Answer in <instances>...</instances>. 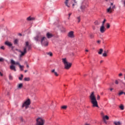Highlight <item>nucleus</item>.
I'll return each mask as SVG.
<instances>
[{"label": "nucleus", "instance_id": "f257e3e1", "mask_svg": "<svg viewBox=\"0 0 125 125\" xmlns=\"http://www.w3.org/2000/svg\"><path fill=\"white\" fill-rule=\"evenodd\" d=\"M31 48H32V46L31 45V44L29 43L28 42H26L25 46L23 47V51H19V52L21 53L20 55V57H23V56H24V55H25V54L27 53V50L29 51V50H30Z\"/></svg>", "mask_w": 125, "mask_h": 125}, {"label": "nucleus", "instance_id": "f03ea898", "mask_svg": "<svg viewBox=\"0 0 125 125\" xmlns=\"http://www.w3.org/2000/svg\"><path fill=\"white\" fill-rule=\"evenodd\" d=\"M90 99L92 107L99 108V106H98V102H97V100H96V98L94 95V92H92L90 95Z\"/></svg>", "mask_w": 125, "mask_h": 125}, {"label": "nucleus", "instance_id": "7ed1b4c3", "mask_svg": "<svg viewBox=\"0 0 125 125\" xmlns=\"http://www.w3.org/2000/svg\"><path fill=\"white\" fill-rule=\"evenodd\" d=\"M62 62L64 65V68L66 70H69L70 67L72 66V63L68 62H67V60H66V58L62 59Z\"/></svg>", "mask_w": 125, "mask_h": 125}, {"label": "nucleus", "instance_id": "20e7f679", "mask_svg": "<svg viewBox=\"0 0 125 125\" xmlns=\"http://www.w3.org/2000/svg\"><path fill=\"white\" fill-rule=\"evenodd\" d=\"M45 121L42 118L39 117L36 119V125H44Z\"/></svg>", "mask_w": 125, "mask_h": 125}, {"label": "nucleus", "instance_id": "39448f33", "mask_svg": "<svg viewBox=\"0 0 125 125\" xmlns=\"http://www.w3.org/2000/svg\"><path fill=\"white\" fill-rule=\"evenodd\" d=\"M11 63L12 65H19L20 68L21 69V71H23V68H24V66L21 65V64H20V63H19V62H15V61H14V60H11Z\"/></svg>", "mask_w": 125, "mask_h": 125}, {"label": "nucleus", "instance_id": "423d86ee", "mask_svg": "<svg viewBox=\"0 0 125 125\" xmlns=\"http://www.w3.org/2000/svg\"><path fill=\"white\" fill-rule=\"evenodd\" d=\"M41 43L42 45H44V46H47V45H48L47 39H46L45 37H43L41 39Z\"/></svg>", "mask_w": 125, "mask_h": 125}, {"label": "nucleus", "instance_id": "0eeeda50", "mask_svg": "<svg viewBox=\"0 0 125 125\" xmlns=\"http://www.w3.org/2000/svg\"><path fill=\"white\" fill-rule=\"evenodd\" d=\"M30 104H31V101L30 99H28L23 104L22 107V108L25 107V109H28V108H29V106H30Z\"/></svg>", "mask_w": 125, "mask_h": 125}, {"label": "nucleus", "instance_id": "6e6552de", "mask_svg": "<svg viewBox=\"0 0 125 125\" xmlns=\"http://www.w3.org/2000/svg\"><path fill=\"white\" fill-rule=\"evenodd\" d=\"M100 31L101 33H104V32L106 31V28H105V26H104V25H102L100 27Z\"/></svg>", "mask_w": 125, "mask_h": 125}, {"label": "nucleus", "instance_id": "1a4fd4ad", "mask_svg": "<svg viewBox=\"0 0 125 125\" xmlns=\"http://www.w3.org/2000/svg\"><path fill=\"white\" fill-rule=\"evenodd\" d=\"M68 37H69V38H74L75 37L74 36V32L70 31L68 34Z\"/></svg>", "mask_w": 125, "mask_h": 125}, {"label": "nucleus", "instance_id": "9d476101", "mask_svg": "<svg viewBox=\"0 0 125 125\" xmlns=\"http://www.w3.org/2000/svg\"><path fill=\"white\" fill-rule=\"evenodd\" d=\"M85 8H86V7L84 4H83L80 7V9H81L82 11H83V12L85 10Z\"/></svg>", "mask_w": 125, "mask_h": 125}, {"label": "nucleus", "instance_id": "9b49d317", "mask_svg": "<svg viewBox=\"0 0 125 125\" xmlns=\"http://www.w3.org/2000/svg\"><path fill=\"white\" fill-rule=\"evenodd\" d=\"M64 4L65 6H67V7L70 8L71 6V5L69 3V0H65Z\"/></svg>", "mask_w": 125, "mask_h": 125}, {"label": "nucleus", "instance_id": "f8f14e48", "mask_svg": "<svg viewBox=\"0 0 125 125\" xmlns=\"http://www.w3.org/2000/svg\"><path fill=\"white\" fill-rule=\"evenodd\" d=\"M23 87V83H20L17 85V89H21Z\"/></svg>", "mask_w": 125, "mask_h": 125}, {"label": "nucleus", "instance_id": "ddd939ff", "mask_svg": "<svg viewBox=\"0 0 125 125\" xmlns=\"http://www.w3.org/2000/svg\"><path fill=\"white\" fill-rule=\"evenodd\" d=\"M41 36L40 35H37L34 38V39L36 42H39L40 41V39H41Z\"/></svg>", "mask_w": 125, "mask_h": 125}, {"label": "nucleus", "instance_id": "4468645a", "mask_svg": "<svg viewBox=\"0 0 125 125\" xmlns=\"http://www.w3.org/2000/svg\"><path fill=\"white\" fill-rule=\"evenodd\" d=\"M14 65H17V64H12V65L10 66V69H11V70H13L15 72H16V68L15 67V66H14Z\"/></svg>", "mask_w": 125, "mask_h": 125}, {"label": "nucleus", "instance_id": "2eb2a0df", "mask_svg": "<svg viewBox=\"0 0 125 125\" xmlns=\"http://www.w3.org/2000/svg\"><path fill=\"white\" fill-rule=\"evenodd\" d=\"M5 44H6V45H7V46H9V47H10L11 46H12V43H11V42L8 41H6L5 42Z\"/></svg>", "mask_w": 125, "mask_h": 125}, {"label": "nucleus", "instance_id": "dca6fc26", "mask_svg": "<svg viewBox=\"0 0 125 125\" xmlns=\"http://www.w3.org/2000/svg\"><path fill=\"white\" fill-rule=\"evenodd\" d=\"M35 18L34 17H31V16L27 18L26 20H27V21H34V20H35Z\"/></svg>", "mask_w": 125, "mask_h": 125}, {"label": "nucleus", "instance_id": "f3484780", "mask_svg": "<svg viewBox=\"0 0 125 125\" xmlns=\"http://www.w3.org/2000/svg\"><path fill=\"white\" fill-rule=\"evenodd\" d=\"M74 3L72 4V7L74 8L75 5H78V2H79V0H74Z\"/></svg>", "mask_w": 125, "mask_h": 125}, {"label": "nucleus", "instance_id": "a211bd4d", "mask_svg": "<svg viewBox=\"0 0 125 125\" xmlns=\"http://www.w3.org/2000/svg\"><path fill=\"white\" fill-rule=\"evenodd\" d=\"M46 37L48 39H50L51 38H52L53 35L51 34H50L49 32H48L46 34Z\"/></svg>", "mask_w": 125, "mask_h": 125}, {"label": "nucleus", "instance_id": "6ab92c4d", "mask_svg": "<svg viewBox=\"0 0 125 125\" xmlns=\"http://www.w3.org/2000/svg\"><path fill=\"white\" fill-rule=\"evenodd\" d=\"M103 119L104 123H106V120H109V116L105 115L103 117Z\"/></svg>", "mask_w": 125, "mask_h": 125}, {"label": "nucleus", "instance_id": "aec40b11", "mask_svg": "<svg viewBox=\"0 0 125 125\" xmlns=\"http://www.w3.org/2000/svg\"><path fill=\"white\" fill-rule=\"evenodd\" d=\"M113 124L115 125H122V122L120 121H118V122L115 121L114 122Z\"/></svg>", "mask_w": 125, "mask_h": 125}, {"label": "nucleus", "instance_id": "412c9836", "mask_svg": "<svg viewBox=\"0 0 125 125\" xmlns=\"http://www.w3.org/2000/svg\"><path fill=\"white\" fill-rule=\"evenodd\" d=\"M106 11L108 13H112V7L110 6L107 9Z\"/></svg>", "mask_w": 125, "mask_h": 125}, {"label": "nucleus", "instance_id": "4be33fe9", "mask_svg": "<svg viewBox=\"0 0 125 125\" xmlns=\"http://www.w3.org/2000/svg\"><path fill=\"white\" fill-rule=\"evenodd\" d=\"M52 73H53L55 75V76H56V77H58L59 75H58V73H57V72H56L55 71V69H53L52 71H51Z\"/></svg>", "mask_w": 125, "mask_h": 125}, {"label": "nucleus", "instance_id": "5701e85b", "mask_svg": "<svg viewBox=\"0 0 125 125\" xmlns=\"http://www.w3.org/2000/svg\"><path fill=\"white\" fill-rule=\"evenodd\" d=\"M24 81L25 82H30V78H29V77H27V78L25 77L24 79Z\"/></svg>", "mask_w": 125, "mask_h": 125}, {"label": "nucleus", "instance_id": "b1692460", "mask_svg": "<svg viewBox=\"0 0 125 125\" xmlns=\"http://www.w3.org/2000/svg\"><path fill=\"white\" fill-rule=\"evenodd\" d=\"M23 77H24V75H23V74H21V77H19V80L20 81H22V80H23Z\"/></svg>", "mask_w": 125, "mask_h": 125}, {"label": "nucleus", "instance_id": "393cba45", "mask_svg": "<svg viewBox=\"0 0 125 125\" xmlns=\"http://www.w3.org/2000/svg\"><path fill=\"white\" fill-rule=\"evenodd\" d=\"M107 56H108V55H107L106 51H104V53L103 54V57H107Z\"/></svg>", "mask_w": 125, "mask_h": 125}, {"label": "nucleus", "instance_id": "a878e982", "mask_svg": "<svg viewBox=\"0 0 125 125\" xmlns=\"http://www.w3.org/2000/svg\"><path fill=\"white\" fill-rule=\"evenodd\" d=\"M19 41L18 40V39H15L14 41V44H18V42Z\"/></svg>", "mask_w": 125, "mask_h": 125}, {"label": "nucleus", "instance_id": "bb28decb", "mask_svg": "<svg viewBox=\"0 0 125 125\" xmlns=\"http://www.w3.org/2000/svg\"><path fill=\"white\" fill-rule=\"evenodd\" d=\"M102 52H103V49H100L98 54L101 55L102 54Z\"/></svg>", "mask_w": 125, "mask_h": 125}, {"label": "nucleus", "instance_id": "cd10ccee", "mask_svg": "<svg viewBox=\"0 0 125 125\" xmlns=\"http://www.w3.org/2000/svg\"><path fill=\"white\" fill-rule=\"evenodd\" d=\"M67 105H63L61 107L62 109H63V110H66L67 109Z\"/></svg>", "mask_w": 125, "mask_h": 125}, {"label": "nucleus", "instance_id": "c85d7f7f", "mask_svg": "<svg viewBox=\"0 0 125 125\" xmlns=\"http://www.w3.org/2000/svg\"><path fill=\"white\" fill-rule=\"evenodd\" d=\"M119 108L121 109V110H124L125 109L124 105L123 104H121V105L119 106Z\"/></svg>", "mask_w": 125, "mask_h": 125}, {"label": "nucleus", "instance_id": "c756f323", "mask_svg": "<svg viewBox=\"0 0 125 125\" xmlns=\"http://www.w3.org/2000/svg\"><path fill=\"white\" fill-rule=\"evenodd\" d=\"M125 92H124V91H121L120 92H119V93H118V95L119 96H121V95H123V94H124Z\"/></svg>", "mask_w": 125, "mask_h": 125}, {"label": "nucleus", "instance_id": "7c9ffc66", "mask_svg": "<svg viewBox=\"0 0 125 125\" xmlns=\"http://www.w3.org/2000/svg\"><path fill=\"white\" fill-rule=\"evenodd\" d=\"M119 81H120V80H115V84H117V85L119 84V83H120V82Z\"/></svg>", "mask_w": 125, "mask_h": 125}, {"label": "nucleus", "instance_id": "2f4dec72", "mask_svg": "<svg viewBox=\"0 0 125 125\" xmlns=\"http://www.w3.org/2000/svg\"><path fill=\"white\" fill-rule=\"evenodd\" d=\"M9 79L10 81H12V80H13V77H12V76H11V75H9Z\"/></svg>", "mask_w": 125, "mask_h": 125}, {"label": "nucleus", "instance_id": "473e14b6", "mask_svg": "<svg viewBox=\"0 0 125 125\" xmlns=\"http://www.w3.org/2000/svg\"><path fill=\"white\" fill-rule=\"evenodd\" d=\"M95 25H100V22L98 21H96L95 22Z\"/></svg>", "mask_w": 125, "mask_h": 125}, {"label": "nucleus", "instance_id": "72a5a7b5", "mask_svg": "<svg viewBox=\"0 0 125 125\" xmlns=\"http://www.w3.org/2000/svg\"><path fill=\"white\" fill-rule=\"evenodd\" d=\"M89 37L90 39H93V38H94V35L91 34L89 35Z\"/></svg>", "mask_w": 125, "mask_h": 125}, {"label": "nucleus", "instance_id": "f704fd0d", "mask_svg": "<svg viewBox=\"0 0 125 125\" xmlns=\"http://www.w3.org/2000/svg\"><path fill=\"white\" fill-rule=\"evenodd\" d=\"M47 54L48 55H49V56H52L53 54L51 53V52H49V53H47Z\"/></svg>", "mask_w": 125, "mask_h": 125}, {"label": "nucleus", "instance_id": "c9c22d12", "mask_svg": "<svg viewBox=\"0 0 125 125\" xmlns=\"http://www.w3.org/2000/svg\"><path fill=\"white\" fill-rule=\"evenodd\" d=\"M4 61V59L2 58H0V62H3Z\"/></svg>", "mask_w": 125, "mask_h": 125}, {"label": "nucleus", "instance_id": "e433bc0d", "mask_svg": "<svg viewBox=\"0 0 125 125\" xmlns=\"http://www.w3.org/2000/svg\"><path fill=\"white\" fill-rule=\"evenodd\" d=\"M77 19H78V23H80V22H81V18L80 17H78L77 18Z\"/></svg>", "mask_w": 125, "mask_h": 125}, {"label": "nucleus", "instance_id": "4c0bfd02", "mask_svg": "<svg viewBox=\"0 0 125 125\" xmlns=\"http://www.w3.org/2000/svg\"><path fill=\"white\" fill-rule=\"evenodd\" d=\"M105 22H106V20H105V19H104V21H103L102 26H104V24H105Z\"/></svg>", "mask_w": 125, "mask_h": 125}, {"label": "nucleus", "instance_id": "58836bf2", "mask_svg": "<svg viewBox=\"0 0 125 125\" xmlns=\"http://www.w3.org/2000/svg\"><path fill=\"white\" fill-rule=\"evenodd\" d=\"M106 27L107 29H109V28H110V24L109 23L106 24Z\"/></svg>", "mask_w": 125, "mask_h": 125}, {"label": "nucleus", "instance_id": "ea45409f", "mask_svg": "<svg viewBox=\"0 0 125 125\" xmlns=\"http://www.w3.org/2000/svg\"><path fill=\"white\" fill-rule=\"evenodd\" d=\"M0 49H2L3 50H4V49H5V48H4V46H2L0 47Z\"/></svg>", "mask_w": 125, "mask_h": 125}, {"label": "nucleus", "instance_id": "a19ab883", "mask_svg": "<svg viewBox=\"0 0 125 125\" xmlns=\"http://www.w3.org/2000/svg\"><path fill=\"white\" fill-rule=\"evenodd\" d=\"M97 100H100V96L97 95Z\"/></svg>", "mask_w": 125, "mask_h": 125}, {"label": "nucleus", "instance_id": "79ce46f5", "mask_svg": "<svg viewBox=\"0 0 125 125\" xmlns=\"http://www.w3.org/2000/svg\"><path fill=\"white\" fill-rule=\"evenodd\" d=\"M122 76H123V74L120 73V74H119V77H122Z\"/></svg>", "mask_w": 125, "mask_h": 125}, {"label": "nucleus", "instance_id": "37998d69", "mask_svg": "<svg viewBox=\"0 0 125 125\" xmlns=\"http://www.w3.org/2000/svg\"><path fill=\"white\" fill-rule=\"evenodd\" d=\"M71 15H72V13H70L68 14L69 18H70V16H71Z\"/></svg>", "mask_w": 125, "mask_h": 125}, {"label": "nucleus", "instance_id": "c03bdc74", "mask_svg": "<svg viewBox=\"0 0 125 125\" xmlns=\"http://www.w3.org/2000/svg\"><path fill=\"white\" fill-rule=\"evenodd\" d=\"M100 42H101V41L100 40H98V41H97V43H100Z\"/></svg>", "mask_w": 125, "mask_h": 125}, {"label": "nucleus", "instance_id": "a18cd8bd", "mask_svg": "<svg viewBox=\"0 0 125 125\" xmlns=\"http://www.w3.org/2000/svg\"><path fill=\"white\" fill-rule=\"evenodd\" d=\"M0 75L2 77V76H3V74H2V73H1V72H0Z\"/></svg>", "mask_w": 125, "mask_h": 125}, {"label": "nucleus", "instance_id": "49530a36", "mask_svg": "<svg viewBox=\"0 0 125 125\" xmlns=\"http://www.w3.org/2000/svg\"><path fill=\"white\" fill-rule=\"evenodd\" d=\"M110 91H112V90H114V88H111L110 89Z\"/></svg>", "mask_w": 125, "mask_h": 125}, {"label": "nucleus", "instance_id": "de8ad7c7", "mask_svg": "<svg viewBox=\"0 0 125 125\" xmlns=\"http://www.w3.org/2000/svg\"><path fill=\"white\" fill-rule=\"evenodd\" d=\"M112 8V10L113 9L115 8V6H113L112 7V8Z\"/></svg>", "mask_w": 125, "mask_h": 125}, {"label": "nucleus", "instance_id": "09e8293b", "mask_svg": "<svg viewBox=\"0 0 125 125\" xmlns=\"http://www.w3.org/2000/svg\"><path fill=\"white\" fill-rule=\"evenodd\" d=\"M104 51H105L106 53L107 54V53H108V52L109 51H108V50H106H106H104Z\"/></svg>", "mask_w": 125, "mask_h": 125}, {"label": "nucleus", "instance_id": "8fccbe9b", "mask_svg": "<svg viewBox=\"0 0 125 125\" xmlns=\"http://www.w3.org/2000/svg\"><path fill=\"white\" fill-rule=\"evenodd\" d=\"M10 47H11L12 49H13V48H14V47L12 45Z\"/></svg>", "mask_w": 125, "mask_h": 125}, {"label": "nucleus", "instance_id": "3c124183", "mask_svg": "<svg viewBox=\"0 0 125 125\" xmlns=\"http://www.w3.org/2000/svg\"><path fill=\"white\" fill-rule=\"evenodd\" d=\"M92 28H93V30H95V27L92 26Z\"/></svg>", "mask_w": 125, "mask_h": 125}, {"label": "nucleus", "instance_id": "603ef678", "mask_svg": "<svg viewBox=\"0 0 125 125\" xmlns=\"http://www.w3.org/2000/svg\"><path fill=\"white\" fill-rule=\"evenodd\" d=\"M26 67H27V68H29V65H28V64H27V65H26Z\"/></svg>", "mask_w": 125, "mask_h": 125}, {"label": "nucleus", "instance_id": "864d4df0", "mask_svg": "<svg viewBox=\"0 0 125 125\" xmlns=\"http://www.w3.org/2000/svg\"><path fill=\"white\" fill-rule=\"evenodd\" d=\"M28 72V70H25L24 73H27Z\"/></svg>", "mask_w": 125, "mask_h": 125}, {"label": "nucleus", "instance_id": "5fc2aeb1", "mask_svg": "<svg viewBox=\"0 0 125 125\" xmlns=\"http://www.w3.org/2000/svg\"><path fill=\"white\" fill-rule=\"evenodd\" d=\"M100 63H103V61H100Z\"/></svg>", "mask_w": 125, "mask_h": 125}, {"label": "nucleus", "instance_id": "6e6d98bb", "mask_svg": "<svg viewBox=\"0 0 125 125\" xmlns=\"http://www.w3.org/2000/svg\"><path fill=\"white\" fill-rule=\"evenodd\" d=\"M85 51H86V52H88V50H86Z\"/></svg>", "mask_w": 125, "mask_h": 125}, {"label": "nucleus", "instance_id": "4d7b16f0", "mask_svg": "<svg viewBox=\"0 0 125 125\" xmlns=\"http://www.w3.org/2000/svg\"><path fill=\"white\" fill-rule=\"evenodd\" d=\"M19 36H22V34H21V33H20V34H19Z\"/></svg>", "mask_w": 125, "mask_h": 125}, {"label": "nucleus", "instance_id": "13d9d810", "mask_svg": "<svg viewBox=\"0 0 125 125\" xmlns=\"http://www.w3.org/2000/svg\"><path fill=\"white\" fill-rule=\"evenodd\" d=\"M113 3H111L110 5H113Z\"/></svg>", "mask_w": 125, "mask_h": 125}, {"label": "nucleus", "instance_id": "bf43d9fd", "mask_svg": "<svg viewBox=\"0 0 125 125\" xmlns=\"http://www.w3.org/2000/svg\"><path fill=\"white\" fill-rule=\"evenodd\" d=\"M106 1H107V0H105Z\"/></svg>", "mask_w": 125, "mask_h": 125}]
</instances>
